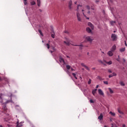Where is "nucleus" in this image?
Masks as SVG:
<instances>
[{
    "label": "nucleus",
    "instance_id": "17",
    "mask_svg": "<svg viewBox=\"0 0 127 127\" xmlns=\"http://www.w3.org/2000/svg\"><path fill=\"white\" fill-rule=\"evenodd\" d=\"M120 52H125V51H126V48H123L120 49Z\"/></svg>",
    "mask_w": 127,
    "mask_h": 127
},
{
    "label": "nucleus",
    "instance_id": "6",
    "mask_svg": "<svg viewBox=\"0 0 127 127\" xmlns=\"http://www.w3.org/2000/svg\"><path fill=\"white\" fill-rule=\"evenodd\" d=\"M68 7L69 9H72V0H70L68 2Z\"/></svg>",
    "mask_w": 127,
    "mask_h": 127
},
{
    "label": "nucleus",
    "instance_id": "37",
    "mask_svg": "<svg viewBox=\"0 0 127 127\" xmlns=\"http://www.w3.org/2000/svg\"><path fill=\"white\" fill-rule=\"evenodd\" d=\"M91 79H89V81H88V85H90V84H91Z\"/></svg>",
    "mask_w": 127,
    "mask_h": 127
},
{
    "label": "nucleus",
    "instance_id": "51",
    "mask_svg": "<svg viewBox=\"0 0 127 127\" xmlns=\"http://www.w3.org/2000/svg\"><path fill=\"white\" fill-rule=\"evenodd\" d=\"M123 127H126V125L125 124H123V126H122Z\"/></svg>",
    "mask_w": 127,
    "mask_h": 127
},
{
    "label": "nucleus",
    "instance_id": "19",
    "mask_svg": "<svg viewBox=\"0 0 127 127\" xmlns=\"http://www.w3.org/2000/svg\"><path fill=\"white\" fill-rule=\"evenodd\" d=\"M110 24H111V25L114 26V25H115L116 24V21H110Z\"/></svg>",
    "mask_w": 127,
    "mask_h": 127
},
{
    "label": "nucleus",
    "instance_id": "10",
    "mask_svg": "<svg viewBox=\"0 0 127 127\" xmlns=\"http://www.w3.org/2000/svg\"><path fill=\"white\" fill-rule=\"evenodd\" d=\"M88 26H90V27H91L92 29H94V25H93L92 23L88 22Z\"/></svg>",
    "mask_w": 127,
    "mask_h": 127
},
{
    "label": "nucleus",
    "instance_id": "40",
    "mask_svg": "<svg viewBox=\"0 0 127 127\" xmlns=\"http://www.w3.org/2000/svg\"><path fill=\"white\" fill-rule=\"evenodd\" d=\"M112 77H114V75H113V74H110L109 75V78H112Z\"/></svg>",
    "mask_w": 127,
    "mask_h": 127
},
{
    "label": "nucleus",
    "instance_id": "16",
    "mask_svg": "<svg viewBox=\"0 0 127 127\" xmlns=\"http://www.w3.org/2000/svg\"><path fill=\"white\" fill-rule=\"evenodd\" d=\"M86 31L88 33H91L92 32V30H91V29L89 27L86 28Z\"/></svg>",
    "mask_w": 127,
    "mask_h": 127
},
{
    "label": "nucleus",
    "instance_id": "12",
    "mask_svg": "<svg viewBox=\"0 0 127 127\" xmlns=\"http://www.w3.org/2000/svg\"><path fill=\"white\" fill-rule=\"evenodd\" d=\"M97 90L98 89H97V88L92 90V93L93 96H95V94H96V93H97Z\"/></svg>",
    "mask_w": 127,
    "mask_h": 127
},
{
    "label": "nucleus",
    "instance_id": "25",
    "mask_svg": "<svg viewBox=\"0 0 127 127\" xmlns=\"http://www.w3.org/2000/svg\"><path fill=\"white\" fill-rule=\"evenodd\" d=\"M66 68L67 70H70V69H71V66H70L69 65H66Z\"/></svg>",
    "mask_w": 127,
    "mask_h": 127
},
{
    "label": "nucleus",
    "instance_id": "14",
    "mask_svg": "<svg viewBox=\"0 0 127 127\" xmlns=\"http://www.w3.org/2000/svg\"><path fill=\"white\" fill-rule=\"evenodd\" d=\"M3 99H2V94H0V103H3Z\"/></svg>",
    "mask_w": 127,
    "mask_h": 127
},
{
    "label": "nucleus",
    "instance_id": "29",
    "mask_svg": "<svg viewBox=\"0 0 127 127\" xmlns=\"http://www.w3.org/2000/svg\"><path fill=\"white\" fill-rule=\"evenodd\" d=\"M31 5H34V4H35V1H34V0H33L31 2Z\"/></svg>",
    "mask_w": 127,
    "mask_h": 127
},
{
    "label": "nucleus",
    "instance_id": "2",
    "mask_svg": "<svg viewBox=\"0 0 127 127\" xmlns=\"http://www.w3.org/2000/svg\"><path fill=\"white\" fill-rule=\"evenodd\" d=\"M86 40H87V41H88L89 42H92V41H93V40H94V39L93 38V37H91V36H87L85 38Z\"/></svg>",
    "mask_w": 127,
    "mask_h": 127
},
{
    "label": "nucleus",
    "instance_id": "64",
    "mask_svg": "<svg viewBox=\"0 0 127 127\" xmlns=\"http://www.w3.org/2000/svg\"><path fill=\"white\" fill-rule=\"evenodd\" d=\"M91 9H93V10H94V8H91Z\"/></svg>",
    "mask_w": 127,
    "mask_h": 127
},
{
    "label": "nucleus",
    "instance_id": "62",
    "mask_svg": "<svg viewBox=\"0 0 127 127\" xmlns=\"http://www.w3.org/2000/svg\"><path fill=\"white\" fill-rule=\"evenodd\" d=\"M82 12L84 11V9H82Z\"/></svg>",
    "mask_w": 127,
    "mask_h": 127
},
{
    "label": "nucleus",
    "instance_id": "60",
    "mask_svg": "<svg viewBox=\"0 0 127 127\" xmlns=\"http://www.w3.org/2000/svg\"><path fill=\"white\" fill-rule=\"evenodd\" d=\"M117 61H120V60H119V59H117Z\"/></svg>",
    "mask_w": 127,
    "mask_h": 127
},
{
    "label": "nucleus",
    "instance_id": "43",
    "mask_svg": "<svg viewBox=\"0 0 127 127\" xmlns=\"http://www.w3.org/2000/svg\"><path fill=\"white\" fill-rule=\"evenodd\" d=\"M86 8H87V9H90V6L87 5Z\"/></svg>",
    "mask_w": 127,
    "mask_h": 127
},
{
    "label": "nucleus",
    "instance_id": "15",
    "mask_svg": "<svg viewBox=\"0 0 127 127\" xmlns=\"http://www.w3.org/2000/svg\"><path fill=\"white\" fill-rule=\"evenodd\" d=\"M108 55H109V56L112 57L113 56V55H114V54H113L112 51H110L108 52Z\"/></svg>",
    "mask_w": 127,
    "mask_h": 127
},
{
    "label": "nucleus",
    "instance_id": "22",
    "mask_svg": "<svg viewBox=\"0 0 127 127\" xmlns=\"http://www.w3.org/2000/svg\"><path fill=\"white\" fill-rule=\"evenodd\" d=\"M109 114H110V115L111 116H113V117H115V116H116V113H113V112L111 111Z\"/></svg>",
    "mask_w": 127,
    "mask_h": 127
},
{
    "label": "nucleus",
    "instance_id": "26",
    "mask_svg": "<svg viewBox=\"0 0 127 127\" xmlns=\"http://www.w3.org/2000/svg\"><path fill=\"white\" fill-rule=\"evenodd\" d=\"M38 32L42 36H43V34L42 33V31H41V30H38Z\"/></svg>",
    "mask_w": 127,
    "mask_h": 127
},
{
    "label": "nucleus",
    "instance_id": "54",
    "mask_svg": "<svg viewBox=\"0 0 127 127\" xmlns=\"http://www.w3.org/2000/svg\"><path fill=\"white\" fill-rule=\"evenodd\" d=\"M91 12L90 11H89L88 12V14H90V13Z\"/></svg>",
    "mask_w": 127,
    "mask_h": 127
},
{
    "label": "nucleus",
    "instance_id": "47",
    "mask_svg": "<svg viewBox=\"0 0 127 127\" xmlns=\"http://www.w3.org/2000/svg\"><path fill=\"white\" fill-rule=\"evenodd\" d=\"M125 44L126 46H127V41H125Z\"/></svg>",
    "mask_w": 127,
    "mask_h": 127
},
{
    "label": "nucleus",
    "instance_id": "30",
    "mask_svg": "<svg viewBox=\"0 0 127 127\" xmlns=\"http://www.w3.org/2000/svg\"><path fill=\"white\" fill-rule=\"evenodd\" d=\"M98 62L99 63H101V64H103V65H106L105 64H104V62L102 61L101 60H98Z\"/></svg>",
    "mask_w": 127,
    "mask_h": 127
},
{
    "label": "nucleus",
    "instance_id": "36",
    "mask_svg": "<svg viewBox=\"0 0 127 127\" xmlns=\"http://www.w3.org/2000/svg\"><path fill=\"white\" fill-rule=\"evenodd\" d=\"M98 78L99 80H100V81L103 80V79H102V77H101V76H98Z\"/></svg>",
    "mask_w": 127,
    "mask_h": 127
},
{
    "label": "nucleus",
    "instance_id": "59",
    "mask_svg": "<svg viewBox=\"0 0 127 127\" xmlns=\"http://www.w3.org/2000/svg\"><path fill=\"white\" fill-rule=\"evenodd\" d=\"M0 127H2V126H1V125H0Z\"/></svg>",
    "mask_w": 127,
    "mask_h": 127
},
{
    "label": "nucleus",
    "instance_id": "27",
    "mask_svg": "<svg viewBox=\"0 0 127 127\" xmlns=\"http://www.w3.org/2000/svg\"><path fill=\"white\" fill-rule=\"evenodd\" d=\"M118 111L119 114H121V115H124V112H122L121 110H120V109H118Z\"/></svg>",
    "mask_w": 127,
    "mask_h": 127
},
{
    "label": "nucleus",
    "instance_id": "61",
    "mask_svg": "<svg viewBox=\"0 0 127 127\" xmlns=\"http://www.w3.org/2000/svg\"><path fill=\"white\" fill-rule=\"evenodd\" d=\"M89 53H87V55H89Z\"/></svg>",
    "mask_w": 127,
    "mask_h": 127
},
{
    "label": "nucleus",
    "instance_id": "28",
    "mask_svg": "<svg viewBox=\"0 0 127 127\" xmlns=\"http://www.w3.org/2000/svg\"><path fill=\"white\" fill-rule=\"evenodd\" d=\"M106 63H107V64H108V65H112V61H110L109 62H106Z\"/></svg>",
    "mask_w": 127,
    "mask_h": 127
},
{
    "label": "nucleus",
    "instance_id": "53",
    "mask_svg": "<svg viewBox=\"0 0 127 127\" xmlns=\"http://www.w3.org/2000/svg\"><path fill=\"white\" fill-rule=\"evenodd\" d=\"M7 127H11V126H10V125H9V124H7Z\"/></svg>",
    "mask_w": 127,
    "mask_h": 127
},
{
    "label": "nucleus",
    "instance_id": "38",
    "mask_svg": "<svg viewBox=\"0 0 127 127\" xmlns=\"http://www.w3.org/2000/svg\"><path fill=\"white\" fill-rule=\"evenodd\" d=\"M112 76H117V73H116V72H113Z\"/></svg>",
    "mask_w": 127,
    "mask_h": 127
},
{
    "label": "nucleus",
    "instance_id": "34",
    "mask_svg": "<svg viewBox=\"0 0 127 127\" xmlns=\"http://www.w3.org/2000/svg\"><path fill=\"white\" fill-rule=\"evenodd\" d=\"M46 46L47 47L48 49H49V48H50V45H49V44H47Z\"/></svg>",
    "mask_w": 127,
    "mask_h": 127
},
{
    "label": "nucleus",
    "instance_id": "11",
    "mask_svg": "<svg viewBox=\"0 0 127 127\" xmlns=\"http://www.w3.org/2000/svg\"><path fill=\"white\" fill-rule=\"evenodd\" d=\"M2 109L3 110L4 112H6L7 108H6V105L5 104H3Z\"/></svg>",
    "mask_w": 127,
    "mask_h": 127
},
{
    "label": "nucleus",
    "instance_id": "42",
    "mask_svg": "<svg viewBox=\"0 0 127 127\" xmlns=\"http://www.w3.org/2000/svg\"><path fill=\"white\" fill-rule=\"evenodd\" d=\"M90 102L92 104H93V103H94V101H93V100L91 99L90 100Z\"/></svg>",
    "mask_w": 127,
    "mask_h": 127
},
{
    "label": "nucleus",
    "instance_id": "58",
    "mask_svg": "<svg viewBox=\"0 0 127 127\" xmlns=\"http://www.w3.org/2000/svg\"><path fill=\"white\" fill-rule=\"evenodd\" d=\"M27 0H24V1H27Z\"/></svg>",
    "mask_w": 127,
    "mask_h": 127
},
{
    "label": "nucleus",
    "instance_id": "21",
    "mask_svg": "<svg viewBox=\"0 0 127 127\" xmlns=\"http://www.w3.org/2000/svg\"><path fill=\"white\" fill-rule=\"evenodd\" d=\"M108 90H109V91H110V93L111 94H113V93H114V91H113V90H112V88H108Z\"/></svg>",
    "mask_w": 127,
    "mask_h": 127
},
{
    "label": "nucleus",
    "instance_id": "35",
    "mask_svg": "<svg viewBox=\"0 0 127 127\" xmlns=\"http://www.w3.org/2000/svg\"><path fill=\"white\" fill-rule=\"evenodd\" d=\"M10 99H11V100L7 101V103H9V102H10L11 103H12V100H11V95Z\"/></svg>",
    "mask_w": 127,
    "mask_h": 127
},
{
    "label": "nucleus",
    "instance_id": "20",
    "mask_svg": "<svg viewBox=\"0 0 127 127\" xmlns=\"http://www.w3.org/2000/svg\"><path fill=\"white\" fill-rule=\"evenodd\" d=\"M73 46H79L80 49H82V47H83V45H72Z\"/></svg>",
    "mask_w": 127,
    "mask_h": 127
},
{
    "label": "nucleus",
    "instance_id": "45",
    "mask_svg": "<svg viewBox=\"0 0 127 127\" xmlns=\"http://www.w3.org/2000/svg\"><path fill=\"white\" fill-rule=\"evenodd\" d=\"M108 71L109 72V73H112V70L111 69H108Z\"/></svg>",
    "mask_w": 127,
    "mask_h": 127
},
{
    "label": "nucleus",
    "instance_id": "46",
    "mask_svg": "<svg viewBox=\"0 0 127 127\" xmlns=\"http://www.w3.org/2000/svg\"><path fill=\"white\" fill-rule=\"evenodd\" d=\"M72 75L73 76V77H76V74L75 73H72Z\"/></svg>",
    "mask_w": 127,
    "mask_h": 127
},
{
    "label": "nucleus",
    "instance_id": "50",
    "mask_svg": "<svg viewBox=\"0 0 127 127\" xmlns=\"http://www.w3.org/2000/svg\"><path fill=\"white\" fill-rule=\"evenodd\" d=\"M96 89H98V88H99V85H97L96 86Z\"/></svg>",
    "mask_w": 127,
    "mask_h": 127
},
{
    "label": "nucleus",
    "instance_id": "63",
    "mask_svg": "<svg viewBox=\"0 0 127 127\" xmlns=\"http://www.w3.org/2000/svg\"><path fill=\"white\" fill-rule=\"evenodd\" d=\"M114 33H116V31H114Z\"/></svg>",
    "mask_w": 127,
    "mask_h": 127
},
{
    "label": "nucleus",
    "instance_id": "3",
    "mask_svg": "<svg viewBox=\"0 0 127 127\" xmlns=\"http://www.w3.org/2000/svg\"><path fill=\"white\" fill-rule=\"evenodd\" d=\"M111 38L112 39L113 41H117V39H118V37L115 34H112L111 36Z\"/></svg>",
    "mask_w": 127,
    "mask_h": 127
},
{
    "label": "nucleus",
    "instance_id": "5",
    "mask_svg": "<svg viewBox=\"0 0 127 127\" xmlns=\"http://www.w3.org/2000/svg\"><path fill=\"white\" fill-rule=\"evenodd\" d=\"M81 66H82V67H84V68H85V69H86V70L90 71V68H89V67H88L87 65H85V64L81 63Z\"/></svg>",
    "mask_w": 127,
    "mask_h": 127
},
{
    "label": "nucleus",
    "instance_id": "31",
    "mask_svg": "<svg viewBox=\"0 0 127 127\" xmlns=\"http://www.w3.org/2000/svg\"><path fill=\"white\" fill-rule=\"evenodd\" d=\"M17 125L16 127H22V125H21V124H20V125L18 124V122L17 123Z\"/></svg>",
    "mask_w": 127,
    "mask_h": 127
},
{
    "label": "nucleus",
    "instance_id": "13",
    "mask_svg": "<svg viewBox=\"0 0 127 127\" xmlns=\"http://www.w3.org/2000/svg\"><path fill=\"white\" fill-rule=\"evenodd\" d=\"M59 61L60 62H61V63H63V64H65V61H64V59H63V58H60Z\"/></svg>",
    "mask_w": 127,
    "mask_h": 127
},
{
    "label": "nucleus",
    "instance_id": "44",
    "mask_svg": "<svg viewBox=\"0 0 127 127\" xmlns=\"http://www.w3.org/2000/svg\"><path fill=\"white\" fill-rule=\"evenodd\" d=\"M64 33H66L67 34H69V32L68 31H64Z\"/></svg>",
    "mask_w": 127,
    "mask_h": 127
},
{
    "label": "nucleus",
    "instance_id": "33",
    "mask_svg": "<svg viewBox=\"0 0 127 127\" xmlns=\"http://www.w3.org/2000/svg\"><path fill=\"white\" fill-rule=\"evenodd\" d=\"M51 37H52V38H55V34H51Z\"/></svg>",
    "mask_w": 127,
    "mask_h": 127
},
{
    "label": "nucleus",
    "instance_id": "48",
    "mask_svg": "<svg viewBox=\"0 0 127 127\" xmlns=\"http://www.w3.org/2000/svg\"><path fill=\"white\" fill-rule=\"evenodd\" d=\"M99 1H100V0H96L95 1V2H96V3H98V2H99Z\"/></svg>",
    "mask_w": 127,
    "mask_h": 127
},
{
    "label": "nucleus",
    "instance_id": "41",
    "mask_svg": "<svg viewBox=\"0 0 127 127\" xmlns=\"http://www.w3.org/2000/svg\"><path fill=\"white\" fill-rule=\"evenodd\" d=\"M24 4L25 5H26L27 4V2H26V1H24Z\"/></svg>",
    "mask_w": 127,
    "mask_h": 127
},
{
    "label": "nucleus",
    "instance_id": "24",
    "mask_svg": "<svg viewBox=\"0 0 127 127\" xmlns=\"http://www.w3.org/2000/svg\"><path fill=\"white\" fill-rule=\"evenodd\" d=\"M120 84L121 86H126V84H125V83L123 82V81H120Z\"/></svg>",
    "mask_w": 127,
    "mask_h": 127
},
{
    "label": "nucleus",
    "instance_id": "9",
    "mask_svg": "<svg viewBox=\"0 0 127 127\" xmlns=\"http://www.w3.org/2000/svg\"><path fill=\"white\" fill-rule=\"evenodd\" d=\"M116 49H117V46H116V45H114L111 48V51H112V52H114V51H115Z\"/></svg>",
    "mask_w": 127,
    "mask_h": 127
},
{
    "label": "nucleus",
    "instance_id": "55",
    "mask_svg": "<svg viewBox=\"0 0 127 127\" xmlns=\"http://www.w3.org/2000/svg\"><path fill=\"white\" fill-rule=\"evenodd\" d=\"M75 4H77V1L74 2Z\"/></svg>",
    "mask_w": 127,
    "mask_h": 127
},
{
    "label": "nucleus",
    "instance_id": "56",
    "mask_svg": "<svg viewBox=\"0 0 127 127\" xmlns=\"http://www.w3.org/2000/svg\"><path fill=\"white\" fill-rule=\"evenodd\" d=\"M74 78L75 79H77V77L76 76L74 77Z\"/></svg>",
    "mask_w": 127,
    "mask_h": 127
},
{
    "label": "nucleus",
    "instance_id": "32",
    "mask_svg": "<svg viewBox=\"0 0 127 127\" xmlns=\"http://www.w3.org/2000/svg\"><path fill=\"white\" fill-rule=\"evenodd\" d=\"M82 13H83L84 16L86 18V19H89V17H87V16H86V15H85L84 12H83Z\"/></svg>",
    "mask_w": 127,
    "mask_h": 127
},
{
    "label": "nucleus",
    "instance_id": "23",
    "mask_svg": "<svg viewBox=\"0 0 127 127\" xmlns=\"http://www.w3.org/2000/svg\"><path fill=\"white\" fill-rule=\"evenodd\" d=\"M38 6H40L41 1L40 0H37Z\"/></svg>",
    "mask_w": 127,
    "mask_h": 127
},
{
    "label": "nucleus",
    "instance_id": "57",
    "mask_svg": "<svg viewBox=\"0 0 127 127\" xmlns=\"http://www.w3.org/2000/svg\"><path fill=\"white\" fill-rule=\"evenodd\" d=\"M124 62H126V60L124 59Z\"/></svg>",
    "mask_w": 127,
    "mask_h": 127
},
{
    "label": "nucleus",
    "instance_id": "8",
    "mask_svg": "<svg viewBox=\"0 0 127 127\" xmlns=\"http://www.w3.org/2000/svg\"><path fill=\"white\" fill-rule=\"evenodd\" d=\"M103 118H104L103 114H101L98 117V119L99 120V121H102Z\"/></svg>",
    "mask_w": 127,
    "mask_h": 127
},
{
    "label": "nucleus",
    "instance_id": "49",
    "mask_svg": "<svg viewBox=\"0 0 127 127\" xmlns=\"http://www.w3.org/2000/svg\"><path fill=\"white\" fill-rule=\"evenodd\" d=\"M71 71H75V69H74L73 68H71Z\"/></svg>",
    "mask_w": 127,
    "mask_h": 127
},
{
    "label": "nucleus",
    "instance_id": "1",
    "mask_svg": "<svg viewBox=\"0 0 127 127\" xmlns=\"http://www.w3.org/2000/svg\"><path fill=\"white\" fill-rule=\"evenodd\" d=\"M64 43H65V44H66V45H67V46H70V42H71V40H70V39L65 38V41H64Z\"/></svg>",
    "mask_w": 127,
    "mask_h": 127
},
{
    "label": "nucleus",
    "instance_id": "52",
    "mask_svg": "<svg viewBox=\"0 0 127 127\" xmlns=\"http://www.w3.org/2000/svg\"><path fill=\"white\" fill-rule=\"evenodd\" d=\"M0 81H2V78H1V77H0Z\"/></svg>",
    "mask_w": 127,
    "mask_h": 127
},
{
    "label": "nucleus",
    "instance_id": "4",
    "mask_svg": "<svg viewBox=\"0 0 127 127\" xmlns=\"http://www.w3.org/2000/svg\"><path fill=\"white\" fill-rule=\"evenodd\" d=\"M76 17L78 21H82V19H81V15L78 12L76 13Z\"/></svg>",
    "mask_w": 127,
    "mask_h": 127
},
{
    "label": "nucleus",
    "instance_id": "7",
    "mask_svg": "<svg viewBox=\"0 0 127 127\" xmlns=\"http://www.w3.org/2000/svg\"><path fill=\"white\" fill-rule=\"evenodd\" d=\"M98 93L99 94V95H101V96H104V92L101 89H98Z\"/></svg>",
    "mask_w": 127,
    "mask_h": 127
},
{
    "label": "nucleus",
    "instance_id": "18",
    "mask_svg": "<svg viewBox=\"0 0 127 127\" xmlns=\"http://www.w3.org/2000/svg\"><path fill=\"white\" fill-rule=\"evenodd\" d=\"M80 7H82V5L78 4L77 5L76 10L77 11H79Z\"/></svg>",
    "mask_w": 127,
    "mask_h": 127
},
{
    "label": "nucleus",
    "instance_id": "39",
    "mask_svg": "<svg viewBox=\"0 0 127 127\" xmlns=\"http://www.w3.org/2000/svg\"><path fill=\"white\" fill-rule=\"evenodd\" d=\"M103 83H104V84H106V85H108V81H103Z\"/></svg>",
    "mask_w": 127,
    "mask_h": 127
}]
</instances>
